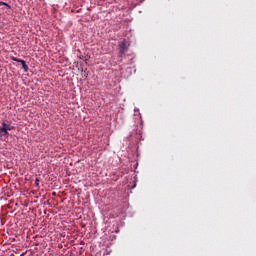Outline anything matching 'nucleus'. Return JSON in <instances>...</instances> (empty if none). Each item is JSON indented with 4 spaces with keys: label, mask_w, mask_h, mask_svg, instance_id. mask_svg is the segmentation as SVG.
<instances>
[{
    "label": "nucleus",
    "mask_w": 256,
    "mask_h": 256,
    "mask_svg": "<svg viewBox=\"0 0 256 256\" xmlns=\"http://www.w3.org/2000/svg\"><path fill=\"white\" fill-rule=\"evenodd\" d=\"M119 49V57H125V53H127V42L125 40L119 44Z\"/></svg>",
    "instance_id": "1"
},
{
    "label": "nucleus",
    "mask_w": 256,
    "mask_h": 256,
    "mask_svg": "<svg viewBox=\"0 0 256 256\" xmlns=\"http://www.w3.org/2000/svg\"><path fill=\"white\" fill-rule=\"evenodd\" d=\"M3 137H9V132H7V128L5 126V121H3L0 126V139H3Z\"/></svg>",
    "instance_id": "2"
},
{
    "label": "nucleus",
    "mask_w": 256,
    "mask_h": 256,
    "mask_svg": "<svg viewBox=\"0 0 256 256\" xmlns=\"http://www.w3.org/2000/svg\"><path fill=\"white\" fill-rule=\"evenodd\" d=\"M21 65H22V69H24L25 73H27V71H29V66L27 65V63L25 62V60H21L20 59V62Z\"/></svg>",
    "instance_id": "3"
},
{
    "label": "nucleus",
    "mask_w": 256,
    "mask_h": 256,
    "mask_svg": "<svg viewBox=\"0 0 256 256\" xmlns=\"http://www.w3.org/2000/svg\"><path fill=\"white\" fill-rule=\"evenodd\" d=\"M5 127H6L7 132L13 131V129H15V126H11L10 124H6V122H5Z\"/></svg>",
    "instance_id": "4"
},
{
    "label": "nucleus",
    "mask_w": 256,
    "mask_h": 256,
    "mask_svg": "<svg viewBox=\"0 0 256 256\" xmlns=\"http://www.w3.org/2000/svg\"><path fill=\"white\" fill-rule=\"evenodd\" d=\"M11 60L12 61H16V63H20L21 59H18L16 57H11Z\"/></svg>",
    "instance_id": "5"
},
{
    "label": "nucleus",
    "mask_w": 256,
    "mask_h": 256,
    "mask_svg": "<svg viewBox=\"0 0 256 256\" xmlns=\"http://www.w3.org/2000/svg\"><path fill=\"white\" fill-rule=\"evenodd\" d=\"M39 181H40L39 178H36V179H35V185H36V187H39Z\"/></svg>",
    "instance_id": "6"
}]
</instances>
